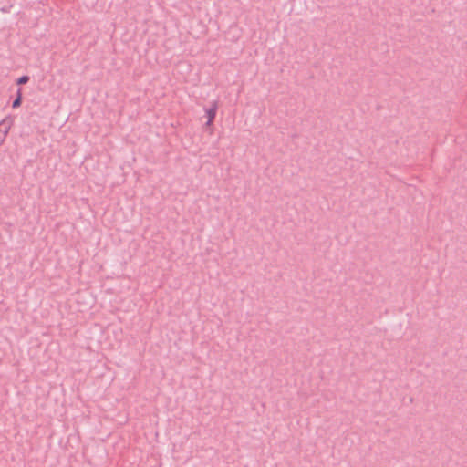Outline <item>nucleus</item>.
Instances as JSON below:
<instances>
[{"label": "nucleus", "mask_w": 467, "mask_h": 467, "mask_svg": "<svg viewBox=\"0 0 467 467\" xmlns=\"http://www.w3.org/2000/svg\"><path fill=\"white\" fill-rule=\"evenodd\" d=\"M218 105L217 102H213L212 106L205 109L206 117H207V122L206 126H211L215 119L216 112H217Z\"/></svg>", "instance_id": "1"}, {"label": "nucleus", "mask_w": 467, "mask_h": 467, "mask_svg": "<svg viewBox=\"0 0 467 467\" xmlns=\"http://www.w3.org/2000/svg\"><path fill=\"white\" fill-rule=\"evenodd\" d=\"M10 130V126H7L5 130L2 132L3 137L0 140V145H2L5 140L6 135L8 134Z\"/></svg>", "instance_id": "3"}, {"label": "nucleus", "mask_w": 467, "mask_h": 467, "mask_svg": "<svg viewBox=\"0 0 467 467\" xmlns=\"http://www.w3.org/2000/svg\"><path fill=\"white\" fill-rule=\"evenodd\" d=\"M21 99H22V94H21V89L19 88V89L17 90V97H16V99L13 101L12 107H13V108H18V107L21 105Z\"/></svg>", "instance_id": "2"}, {"label": "nucleus", "mask_w": 467, "mask_h": 467, "mask_svg": "<svg viewBox=\"0 0 467 467\" xmlns=\"http://www.w3.org/2000/svg\"><path fill=\"white\" fill-rule=\"evenodd\" d=\"M28 80H29V78L27 76H22L17 79V84H19V85L26 84L28 82Z\"/></svg>", "instance_id": "4"}, {"label": "nucleus", "mask_w": 467, "mask_h": 467, "mask_svg": "<svg viewBox=\"0 0 467 467\" xmlns=\"http://www.w3.org/2000/svg\"><path fill=\"white\" fill-rule=\"evenodd\" d=\"M5 123V120H3L1 123H0V127Z\"/></svg>", "instance_id": "5"}]
</instances>
